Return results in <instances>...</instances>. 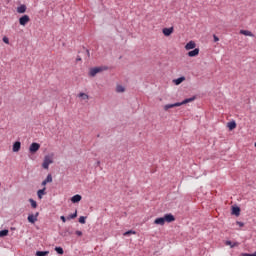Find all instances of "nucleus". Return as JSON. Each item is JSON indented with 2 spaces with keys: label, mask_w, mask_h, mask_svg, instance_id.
<instances>
[{
  "label": "nucleus",
  "mask_w": 256,
  "mask_h": 256,
  "mask_svg": "<svg viewBox=\"0 0 256 256\" xmlns=\"http://www.w3.org/2000/svg\"><path fill=\"white\" fill-rule=\"evenodd\" d=\"M192 101H195V97L188 98L182 102H176L174 104H166L164 105L163 109L164 111H169V109H173L174 107H181V105H187V103H192Z\"/></svg>",
  "instance_id": "f257e3e1"
},
{
  "label": "nucleus",
  "mask_w": 256,
  "mask_h": 256,
  "mask_svg": "<svg viewBox=\"0 0 256 256\" xmlns=\"http://www.w3.org/2000/svg\"><path fill=\"white\" fill-rule=\"evenodd\" d=\"M55 157V154L51 153L48 154L44 157L43 163H42V167L43 169H49V165H53V159Z\"/></svg>",
  "instance_id": "f03ea898"
},
{
  "label": "nucleus",
  "mask_w": 256,
  "mask_h": 256,
  "mask_svg": "<svg viewBox=\"0 0 256 256\" xmlns=\"http://www.w3.org/2000/svg\"><path fill=\"white\" fill-rule=\"evenodd\" d=\"M105 69H107L106 67H95V68H91L89 71V76L90 77H95V75H97V73H101V71H105Z\"/></svg>",
  "instance_id": "7ed1b4c3"
},
{
  "label": "nucleus",
  "mask_w": 256,
  "mask_h": 256,
  "mask_svg": "<svg viewBox=\"0 0 256 256\" xmlns=\"http://www.w3.org/2000/svg\"><path fill=\"white\" fill-rule=\"evenodd\" d=\"M39 149H41V145L36 142H33L29 147L30 153H37V151H39Z\"/></svg>",
  "instance_id": "20e7f679"
},
{
  "label": "nucleus",
  "mask_w": 256,
  "mask_h": 256,
  "mask_svg": "<svg viewBox=\"0 0 256 256\" xmlns=\"http://www.w3.org/2000/svg\"><path fill=\"white\" fill-rule=\"evenodd\" d=\"M39 218V212H36L35 214H29L28 215V222L35 224L37 223V219Z\"/></svg>",
  "instance_id": "39448f33"
},
{
  "label": "nucleus",
  "mask_w": 256,
  "mask_h": 256,
  "mask_svg": "<svg viewBox=\"0 0 256 256\" xmlns=\"http://www.w3.org/2000/svg\"><path fill=\"white\" fill-rule=\"evenodd\" d=\"M29 21H31V18H29V15H24L19 18V23L23 27H25V25H27V23H29Z\"/></svg>",
  "instance_id": "423d86ee"
},
{
  "label": "nucleus",
  "mask_w": 256,
  "mask_h": 256,
  "mask_svg": "<svg viewBox=\"0 0 256 256\" xmlns=\"http://www.w3.org/2000/svg\"><path fill=\"white\" fill-rule=\"evenodd\" d=\"M163 219L164 223H173V221H175V216H173V214H166Z\"/></svg>",
  "instance_id": "0eeeda50"
},
{
  "label": "nucleus",
  "mask_w": 256,
  "mask_h": 256,
  "mask_svg": "<svg viewBox=\"0 0 256 256\" xmlns=\"http://www.w3.org/2000/svg\"><path fill=\"white\" fill-rule=\"evenodd\" d=\"M197 47V44L195 41L191 40L185 45L186 51H191V49H195Z\"/></svg>",
  "instance_id": "6e6552de"
},
{
  "label": "nucleus",
  "mask_w": 256,
  "mask_h": 256,
  "mask_svg": "<svg viewBox=\"0 0 256 256\" xmlns=\"http://www.w3.org/2000/svg\"><path fill=\"white\" fill-rule=\"evenodd\" d=\"M12 151H13L14 153H19V151H21V142L16 141V142L13 144Z\"/></svg>",
  "instance_id": "1a4fd4ad"
},
{
  "label": "nucleus",
  "mask_w": 256,
  "mask_h": 256,
  "mask_svg": "<svg viewBox=\"0 0 256 256\" xmlns=\"http://www.w3.org/2000/svg\"><path fill=\"white\" fill-rule=\"evenodd\" d=\"M174 31L173 27L170 28H163L162 33L165 35V37H169Z\"/></svg>",
  "instance_id": "9d476101"
},
{
  "label": "nucleus",
  "mask_w": 256,
  "mask_h": 256,
  "mask_svg": "<svg viewBox=\"0 0 256 256\" xmlns=\"http://www.w3.org/2000/svg\"><path fill=\"white\" fill-rule=\"evenodd\" d=\"M199 55V48H194L188 52V57H197Z\"/></svg>",
  "instance_id": "9b49d317"
},
{
  "label": "nucleus",
  "mask_w": 256,
  "mask_h": 256,
  "mask_svg": "<svg viewBox=\"0 0 256 256\" xmlns=\"http://www.w3.org/2000/svg\"><path fill=\"white\" fill-rule=\"evenodd\" d=\"M154 225H161L163 227V225H165V219L163 217L156 218L154 220Z\"/></svg>",
  "instance_id": "f8f14e48"
},
{
  "label": "nucleus",
  "mask_w": 256,
  "mask_h": 256,
  "mask_svg": "<svg viewBox=\"0 0 256 256\" xmlns=\"http://www.w3.org/2000/svg\"><path fill=\"white\" fill-rule=\"evenodd\" d=\"M240 35H245L246 37H255V35L249 30H240Z\"/></svg>",
  "instance_id": "ddd939ff"
},
{
  "label": "nucleus",
  "mask_w": 256,
  "mask_h": 256,
  "mask_svg": "<svg viewBox=\"0 0 256 256\" xmlns=\"http://www.w3.org/2000/svg\"><path fill=\"white\" fill-rule=\"evenodd\" d=\"M47 190L46 187H43V189H40L37 191L38 199H43V195H45V191Z\"/></svg>",
  "instance_id": "4468645a"
},
{
  "label": "nucleus",
  "mask_w": 256,
  "mask_h": 256,
  "mask_svg": "<svg viewBox=\"0 0 256 256\" xmlns=\"http://www.w3.org/2000/svg\"><path fill=\"white\" fill-rule=\"evenodd\" d=\"M81 199H83V197H81V195L76 194L71 198L72 203H79V201H81Z\"/></svg>",
  "instance_id": "2eb2a0df"
},
{
  "label": "nucleus",
  "mask_w": 256,
  "mask_h": 256,
  "mask_svg": "<svg viewBox=\"0 0 256 256\" xmlns=\"http://www.w3.org/2000/svg\"><path fill=\"white\" fill-rule=\"evenodd\" d=\"M232 215H236V217H239V215H241V208L233 207L232 208Z\"/></svg>",
  "instance_id": "dca6fc26"
},
{
  "label": "nucleus",
  "mask_w": 256,
  "mask_h": 256,
  "mask_svg": "<svg viewBox=\"0 0 256 256\" xmlns=\"http://www.w3.org/2000/svg\"><path fill=\"white\" fill-rule=\"evenodd\" d=\"M25 11H27V6H25V4H22L17 8V13H25Z\"/></svg>",
  "instance_id": "f3484780"
},
{
  "label": "nucleus",
  "mask_w": 256,
  "mask_h": 256,
  "mask_svg": "<svg viewBox=\"0 0 256 256\" xmlns=\"http://www.w3.org/2000/svg\"><path fill=\"white\" fill-rule=\"evenodd\" d=\"M183 81H185V76H182V77H180V78H178V79H174V80H173V83H174L175 85H181V83H183Z\"/></svg>",
  "instance_id": "a211bd4d"
},
{
  "label": "nucleus",
  "mask_w": 256,
  "mask_h": 256,
  "mask_svg": "<svg viewBox=\"0 0 256 256\" xmlns=\"http://www.w3.org/2000/svg\"><path fill=\"white\" fill-rule=\"evenodd\" d=\"M78 97H79L80 99H82L83 101H89V95H87V94H85V93H83V92L79 93V94H78Z\"/></svg>",
  "instance_id": "6ab92c4d"
},
{
  "label": "nucleus",
  "mask_w": 256,
  "mask_h": 256,
  "mask_svg": "<svg viewBox=\"0 0 256 256\" xmlns=\"http://www.w3.org/2000/svg\"><path fill=\"white\" fill-rule=\"evenodd\" d=\"M225 245H229L231 247V249H233V247H239V242H234L232 244V242L228 240L225 242Z\"/></svg>",
  "instance_id": "aec40b11"
},
{
  "label": "nucleus",
  "mask_w": 256,
  "mask_h": 256,
  "mask_svg": "<svg viewBox=\"0 0 256 256\" xmlns=\"http://www.w3.org/2000/svg\"><path fill=\"white\" fill-rule=\"evenodd\" d=\"M116 93H125V88L123 87V85L116 86Z\"/></svg>",
  "instance_id": "412c9836"
},
{
  "label": "nucleus",
  "mask_w": 256,
  "mask_h": 256,
  "mask_svg": "<svg viewBox=\"0 0 256 256\" xmlns=\"http://www.w3.org/2000/svg\"><path fill=\"white\" fill-rule=\"evenodd\" d=\"M44 181L47 183H53V176L51 174H48Z\"/></svg>",
  "instance_id": "4be33fe9"
},
{
  "label": "nucleus",
  "mask_w": 256,
  "mask_h": 256,
  "mask_svg": "<svg viewBox=\"0 0 256 256\" xmlns=\"http://www.w3.org/2000/svg\"><path fill=\"white\" fill-rule=\"evenodd\" d=\"M228 127H229L230 131H233V129H235V127H237V124L235 122H230V123H228Z\"/></svg>",
  "instance_id": "5701e85b"
},
{
  "label": "nucleus",
  "mask_w": 256,
  "mask_h": 256,
  "mask_svg": "<svg viewBox=\"0 0 256 256\" xmlns=\"http://www.w3.org/2000/svg\"><path fill=\"white\" fill-rule=\"evenodd\" d=\"M9 235V230L0 231V237H7Z\"/></svg>",
  "instance_id": "b1692460"
},
{
  "label": "nucleus",
  "mask_w": 256,
  "mask_h": 256,
  "mask_svg": "<svg viewBox=\"0 0 256 256\" xmlns=\"http://www.w3.org/2000/svg\"><path fill=\"white\" fill-rule=\"evenodd\" d=\"M49 253V251H37L36 256H46Z\"/></svg>",
  "instance_id": "393cba45"
},
{
  "label": "nucleus",
  "mask_w": 256,
  "mask_h": 256,
  "mask_svg": "<svg viewBox=\"0 0 256 256\" xmlns=\"http://www.w3.org/2000/svg\"><path fill=\"white\" fill-rule=\"evenodd\" d=\"M29 202H30L31 207H32L33 209H37V202H36L35 200L30 199Z\"/></svg>",
  "instance_id": "a878e982"
},
{
  "label": "nucleus",
  "mask_w": 256,
  "mask_h": 256,
  "mask_svg": "<svg viewBox=\"0 0 256 256\" xmlns=\"http://www.w3.org/2000/svg\"><path fill=\"white\" fill-rule=\"evenodd\" d=\"M123 235H124V237H127V235H137V232H135L133 230H129V231L125 232Z\"/></svg>",
  "instance_id": "bb28decb"
},
{
  "label": "nucleus",
  "mask_w": 256,
  "mask_h": 256,
  "mask_svg": "<svg viewBox=\"0 0 256 256\" xmlns=\"http://www.w3.org/2000/svg\"><path fill=\"white\" fill-rule=\"evenodd\" d=\"M76 217H77V210L75 211V213L69 215V216L67 217V219H68V221H69V220H71V219H76Z\"/></svg>",
  "instance_id": "cd10ccee"
},
{
  "label": "nucleus",
  "mask_w": 256,
  "mask_h": 256,
  "mask_svg": "<svg viewBox=\"0 0 256 256\" xmlns=\"http://www.w3.org/2000/svg\"><path fill=\"white\" fill-rule=\"evenodd\" d=\"M55 251L58 253V255H63V253H64L63 248H61V247H56Z\"/></svg>",
  "instance_id": "c85d7f7f"
},
{
  "label": "nucleus",
  "mask_w": 256,
  "mask_h": 256,
  "mask_svg": "<svg viewBox=\"0 0 256 256\" xmlns=\"http://www.w3.org/2000/svg\"><path fill=\"white\" fill-rule=\"evenodd\" d=\"M87 219V217H85V216H81L80 218H79V223H81L82 225H85V223H86V220Z\"/></svg>",
  "instance_id": "c756f323"
},
{
  "label": "nucleus",
  "mask_w": 256,
  "mask_h": 256,
  "mask_svg": "<svg viewBox=\"0 0 256 256\" xmlns=\"http://www.w3.org/2000/svg\"><path fill=\"white\" fill-rule=\"evenodd\" d=\"M3 43H6V45H9V38L7 36H4L2 38Z\"/></svg>",
  "instance_id": "7c9ffc66"
},
{
  "label": "nucleus",
  "mask_w": 256,
  "mask_h": 256,
  "mask_svg": "<svg viewBox=\"0 0 256 256\" xmlns=\"http://www.w3.org/2000/svg\"><path fill=\"white\" fill-rule=\"evenodd\" d=\"M241 256H256V252L249 254V253H242Z\"/></svg>",
  "instance_id": "2f4dec72"
},
{
  "label": "nucleus",
  "mask_w": 256,
  "mask_h": 256,
  "mask_svg": "<svg viewBox=\"0 0 256 256\" xmlns=\"http://www.w3.org/2000/svg\"><path fill=\"white\" fill-rule=\"evenodd\" d=\"M75 234H76L78 237L83 236V232H81L80 230H77V231L75 232Z\"/></svg>",
  "instance_id": "473e14b6"
},
{
  "label": "nucleus",
  "mask_w": 256,
  "mask_h": 256,
  "mask_svg": "<svg viewBox=\"0 0 256 256\" xmlns=\"http://www.w3.org/2000/svg\"><path fill=\"white\" fill-rule=\"evenodd\" d=\"M236 224H237L239 227H245V223H243V222L237 221Z\"/></svg>",
  "instance_id": "72a5a7b5"
},
{
  "label": "nucleus",
  "mask_w": 256,
  "mask_h": 256,
  "mask_svg": "<svg viewBox=\"0 0 256 256\" xmlns=\"http://www.w3.org/2000/svg\"><path fill=\"white\" fill-rule=\"evenodd\" d=\"M60 219H61V221H63L64 223H67V218H65V216H61Z\"/></svg>",
  "instance_id": "f704fd0d"
},
{
  "label": "nucleus",
  "mask_w": 256,
  "mask_h": 256,
  "mask_svg": "<svg viewBox=\"0 0 256 256\" xmlns=\"http://www.w3.org/2000/svg\"><path fill=\"white\" fill-rule=\"evenodd\" d=\"M214 42L217 43V41H219V37H217V35H214Z\"/></svg>",
  "instance_id": "c9c22d12"
},
{
  "label": "nucleus",
  "mask_w": 256,
  "mask_h": 256,
  "mask_svg": "<svg viewBox=\"0 0 256 256\" xmlns=\"http://www.w3.org/2000/svg\"><path fill=\"white\" fill-rule=\"evenodd\" d=\"M45 185H47V182L44 180V181L42 182V187H45Z\"/></svg>",
  "instance_id": "e433bc0d"
}]
</instances>
